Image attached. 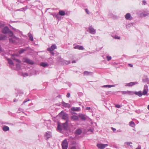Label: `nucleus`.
I'll return each mask as SVG.
<instances>
[{"instance_id":"1","label":"nucleus","mask_w":149,"mask_h":149,"mask_svg":"<svg viewBox=\"0 0 149 149\" xmlns=\"http://www.w3.org/2000/svg\"><path fill=\"white\" fill-rule=\"evenodd\" d=\"M68 144L66 139L64 140L62 142V146L63 149H67Z\"/></svg>"},{"instance_id":"2","label":"nucleus","mask_w":149,"mask_h":149,"mask_svg":"<svg viewBox=\"0 0 149 149\" xmlns=\"http://www.w3.org/2000/svg\"><path fill=\"white\" fill-rule=\"evenodd\" d=\"M148 86L146 85L144 86L142 94L143 95H148Z\"/></svg>"},{"instance_id":"3","label":"nucleus","mask_w":149,"mask_h":149,"mask_svg":"<svg viewBox=\"0 0 149 149\" xmlns=\"http://www.w3.org/2000/svg\"><path fill=\"white\" fill-rule=\"evenodd\" d=\"M119 92H120L122 94H128L129 95H133V91H119Z\"/></svg>"},{"instance_id":"4","label":"nucleus","mask_w":149,"mask_h":149,"mask_svg":"<svg viewBox=\"0 0 149 149\" xmlns=\"http://www.w3.org/2000/svg\"><path fill=\"white\" fill-rule=\"evenodd\" d=\"M97 147L101 149H104L105 147L108 146L107 144H103L101 143H99L97 144Z\"/></svg>"},{"instance_id":"5","label":"nucleus","mask_w":149,"mask_h":149,"mask_svg":"<svg viewBox=\"0 0 149 149\" xmlns=\"http://www.w3.org/2000/svg\"><path fill=\"white\" fill-rule=\"evenodd\" d=\"M56 48V45L55 44H54L52 45L50 47L47 48V50L48 51H52Z\"/></svg>"},{"instance_id":"6","label":"nucleus","mask_w":149,"mask_h":149,"mask_svg":"<svg viewBox=\"0 0 149 149\" xmlns=\"http://www.w3.org/2000/svg\"><path fill=\"white\" fill-rule=\"evenodd\" d=\"M10 31V29L9 28L7 27L6 26L4 27L3 29L2 30V32L4 34H6L8 33Z\"/></svg>"},{"instance_id":"7","label":"nucleus","mask_w":149,"mask_h":149,"mask_svg":"<svg viewBox=\"0 0 149 149\" xmlns=\"http://www.w3.org/2000/svg\"><path fill=\"white\" fill-rule=\"evenodd\" d=\"M89 33L92 34H94L96 33V30L92 26H90L88 28Z\"/></svg>"},{"instance_id":"8","label":"nucleus","mask_w":149,"mask_h":149,"mask_svg":"<svg viewBox=\"0 0 149 149\" xmlns=\"http://www.w3.org/2000/svg\"><path fill=\"white\" fill-rule=\"evenodd\" d=\"M82 132V130L81 129L79 128L77 129L74 132L75 137H76L77 135H79L81 134Z\"/></svg>"},{"instance_id":"9","label":"nucleus","mask_w":149,"mask_h":149,"mask_svg":"<svg viewBox=\"0 0 149 149\" xmlns=\"http://www.w3.org/2000/svg\"><path fill=\"white\" fill-rule=\"evenodd\" d=\"M138 82L137 81L134 82H130L129 83H127L125 85V86H132L138 84Z\"/></svg>"},{"instance_id":"10","label":"nucleus","mask_w":149,"mask_h":149,"mask_svg":"<svg viewBox=\"0 0 149 149\" xmlns=\"http://www.w3.org/2000/svg\"><path fill=\"white\" fill-rule=\"evenodd\" d=\"M79 116L82 120H85L86 119V116L83 114H79Z\"/></svg>"},{"instance_id":"11","label":"nucleus","mask_w":149,"mask_h":149,"mask_svg":"<svg viewBox=\"0 0 149 149\" xmlns=\"http://www.w3.org/2000/svg\"><path fill=\"white\" fill-rule=\"evenodd\" d=\"M52 136V133L50 132L47 131L46 132L45 136L48 139L50 138Z\"/></svg>"},{"instance_id":"12","label":"nucleus","mask_w":149,"mask_h":149,"mask_svg":"<svg viewBox=\"0 0 149 149\" xmlns=\"http://www.w3.org/2000/svg\"><path fill=\"white\" fill-rule=\"evenodd\" d=\"M61 104H62V105L65 107H68V108H70L71 107L70 105V104L66 103L64 101H62L61 102Z\"/></svg>"},{"instance_id":"13","label":"nucleus","mask_w":149,"mask_h":149,"mask_svg":"<svg viewBox=\"0 0 149 149\" xmlns=\"http://www.w3.org/2000/svg\"><path fill=\"white\" fill-rule=\"evenodd\" d=\"M125 18L127 20H131L132 17L131 16V14L130 13H127L125 15Z\"/></svg>"},{"instance_id":"14","label":"nucleus","mask_w":149,"mask_h":149,"mask_svg":"<svg viewBox=\"0 0 149 149\" xmlns=\"http://www.w3.org/2000/svg\"><path fill=\"white\" fill-rule=\"evenodd\" d=\"M62 118L63 119L66 120V121L68 122V115L67 113L64 114L62 116Z\"/></svg>"},{"instance_id":"15","label":"nucleus","mask_w":149,"mask_h":149,"mask_svg":"<svg viewBox=\"0 0 149 149\" xmlns=\"http://www.w3.org/2000/svg\"><path fill=\"white\" fill-rule=\"evenodd\" d=\"M68 122L67 121H66L65 123L62 124V126L63 130H65L67 129L68 127Z\"/></svg>"},{"instance_id":"16","label":"nucleus","mask_w":149,"mask_h":149,"mask_svg":"<svg viewBox=\"0 0 149 149\" xmlns=\"http://www.w3.org/2000/svg\"><path fill=\"white\" fill-rule=\"evenodd\" d=\"M133 94H135L136 95H138L139 97H141L143 95L142 92L141 91L138 92H133Z\"/></svg>"},{"instance_id":"17","label":"nucleus","mask_w":149,"mask_h":149,"mask_svg":"<svg viewBox=\"0 0 149 149\" xmlns=\"http://www.w3.org/2000/svg\"><path fill=\"white\" fill-rule=\"evenodd\" d=\"M74 49H77L79 50H83L84 48L82 46H80L79 45H77L74 47Z\"/></svg>"},{"instance_id":"18","label":"nucleus","mask_w":149,"mask_h":149,"mask_svg":"<svg viewBox=\"0 0 149 149\" xmlns=\"http://www.w3.org/2000/svg\"><path fill=\"white\" fill-rule=\"evenodd\" d=\"M71 109L72 111H80V108L79 107H73L71 108Z\"/></svg>"},{"instance_id":"19","label":"nucleus","mask_w":149,"mask_h":149,"mask_svg":"<svg viewBox=\"0 0 149 149\" xmlns=\"http://www.w3.org/2000/svg\"><path fill=\"white\" fill-rule=\"evenodd\" d=\"M25 61L26 63H28L29 64L33 65L34 64V62L33 61L29 59L26 58L25 59Z\"/></svg>"},{"instance_id":"20","label":"nucleus","mask_w":149,"mask_h":149,"mask_svg":"<svg viewBox=\"0 0 149 149\" xmlns=\"http://www.w3.org/2000/svg\"><path fill=\"white\" fill-rule=\"evenodd\" d=\"M93 74V73L92 72L85 71L84 72V75H92Z\"/></svg>"},{"instance_id":"21","label":"nucleus","mask_w":149,"mask_h":149,"mask_svg":"<svg viewBox=\"0 0 149 149\" xmlns=\"http://www.w3.org/2000/svg\"><path fill=\"white\" fill-rule=\"evenodd\" d=\"M2 129L4 131L6 132L9 130V128L7 126H4L2 128Z\"/></svg>"},{"instance_id":"22","label":"nucleus","mask_w":149,"mask_h":149,"mask_svg":"<svg viewBox=\"0 0 149 149\" xmlns=\"http://www.w3.org/2000/svg\"><path fill=\"white\" fill-rule=\"evenodd\" d=\"M143 82L147 83L148 84H149V79L148 78L146 77H145L143 78Z\"/></svg>"},{"instance_id":"23","label":"nucleus","mask_w":149,"mask_h":149,"mask_svg":"<svg viewBox=\"0 0 149 149\" xmlns=\"http://www.w3.org/2000/svg\"><path fill=\"white\" fill-rule=\"evenodd\" d=\"M57 129L58 131L61 132L63 130L62 126H61L59 124H58L57 126Z\"/></svg>"},{"instance_id":"24","label":"nucleus","mask_w":149,"mask_h":149,"mask_svg":"<svg viewBox=\"0 0 149 149\" xmlns=\"http://www.w3.org/2000/svg\"><path fill=\"white\" fill-rule=\"evenodd\" d=\"M6 36L3 35H0V40H5L6 39Z\"/></svg>"},{"instance_id":"25","label":"nucleus","mask_w":149,"mask_h":149,"mask_svg":"<svg viewBox=\"0 0 149 149\" xmlns=\"http://www.w3.org/2000/svg\"><path fill=\"white\" fill-rule=\"evenodd\" d=\"M11 58L13 60L16 61L18 63H20L21 62L19 60L16 58L14 57V56L13 55H12L11 56Z\"/></svg>"},{"instance_id":"26","label":"nucleus","mask_w":149,"mask_h":149,"mask_svg":"<svg viewBox=\"0 0 149 149\" xmlns=\"http://www.w3.org/2000/svg\"><path fill=\"white\" fill-rule=\"evenodd\" d=\"M28 35L29 39L31 41H33V38L32 35L30 33H28Z\"/></svg>"},{"instance_id":"27","label":"nucleus","mask_w":149,"mask_h":149,"mask_svg":"<svg viewBox=\"0 0 149 149\" xmlns=\"http://www.w3.org/2000/svg\"><path fill=\"white\" fill-rule=\"evenodd\" d=\"M40 65L43 67H46L48 65V64L45 62H42L40 63Z\"/></svg>"},{"instance_id":"28","label":"nucleus","mask_w":149,"mask_h":149,"mask_svg":"<svg viewBox=\"0 0 149 149\" xmlns=\"http://www.w3.org/2000/svg\"><path fill=\"white\" fill-rule=\"evenodd\" d=\"M71 118L74 120H78V117L77 116L73 115L71 116Z\"/></svg>"},{"instance_id":"29","label":"nucleus","mask_w":149,"mask_h":149,"mask_svg":"<svg viewBox=\"0 0 149 149\" xmlns=\"http://www.w3.org/2000/svg\"><path fill=\"white\" fill-rule=\"evenodd\" d=\"M131 144H132V143L131 142H126L125 143V144L127 146H129L131 148H132L133 147L132 146L130 145Z\"/></svg>"},{"instance_id":"30","label":"nucleus","mask_w":149,"mask_h":149,"mask_svg":"<svg viewBox=\"0 0 149 149\" xmlns=\"http://www.w3.org/2000/svg\"><path fill=\"white\" fill-rule=\"evenodd\" d=\"M59 14L61 16L64 15L65 14V12L62 10H60L59 12Z\"/></svg>"},{"instance_id":"31","label":"nucleus","mask_w":149,"mask_h":149,"mask_svg":"<svg viewBox=\"0 0 149 149\" xmlns=\"http://www.w3.org/2000/svg\"><path fill=\"white\" fill-rule=\"evenodd\" d=\"M114 86V85H105L103 86H102V87H104V88H111V87Z\"/></svg>"},{"instance_id":"32","label":"nucleus","mask_w":149,"mask_h":149,"mask_svg":"<svg viewBox=\"0 0 149 149\" xmlns=\"http://www.w3.org/2000/svg\"><path fill=\"white\" fill-rule=\"evenodd\" d=\"M63 65H67L70 63V61H69L64 60L63 61Z\"/></svg>"},{"instance_id":"33","label":"nucleus","mask_w":149,"mask_h":149,"mask_svg":"<svg viewBox=\"0 0 149 149\" xmlns=\"http://www.w3.org/2000/svg\"><path fill=\"white\" fill-rule=\"evenodd\" d=\"M142 14L144 16H149V13L146 12H143Z\"/></svg>"},{"instance_id":"34","label":"nucleus","mask_w":149,"mask_h":149,"mask_svg":"<svg viewBox=\"0 0 149 149\" xmlns=\"http://www.w3.org/2000/svg\"><path fill=\"white\" fill-rule=\"evenodd\" d=\"M7 61H8V63H9L11 65L13 64V63L11 59H8Z\"/></svg>"},{"instance_id":"35","label":"nucleus","mask_w":149,"mask_h":149,"mask_svg":"<svg viewBox=\"0 0 149 149\" xmlns=\"http://www.w3.org/2000/svg\"><path fill=\"white\" fill-rule=\"evenodd\" d=\"M130 126L133 127L135 125L133 121H131L130 122Z\"/></svg>"},{"instance_id":"36","label":"nucleus","mask_w":149,"mask_h":149,"mask_svg":"<svg viewBox=\"0 0 149 149\" xmlns=\"http://www.w3.org/2000/svg\"><path fill=\"white\" fill-rule=\"evenodd\" d=\"M22 75L24 77H25L29 76V74L26 72L23 73Z\"/></svg>"},{"instance_id":"37","label":"nucleus","mask_w":149,"mask_h":149,"mask_svg":"<svg viewBox=\"0 0 149 149\" xmlns=\"http://www.w3.org/2000/svg\"><path fill=\"white\" fill-rule=\"evenodd\" d=\"M8 33L9 35L10 36H12L13 35V32L10 31V30L9 31Z\"/></svg>"},{"instance_id":"38","label":"nucleus","mask_w":149,"mask_h":149,"mask_svg":"<svg viewBox=\"0 0 149 149\" xmlns=\"http://www.w3.org/2000/svg\"><path fill=\"white\" fill-rule=\"evenodd\" d=\"M25 51V49H21V50H19V52L20 54H21L22 53H23Z\"/></svg>"},{"instance_id":"39","label":"nucleus","mask_w":149,"mask_h":149,"mask_svg":"<svg viewBox=\"0 0 149 149\" xmlns=\"http://www.w3.org/2000/svg\"><path fill=\"white\" fill-rule=\"evenodd\" d=\"M107 60L109 61L111 60V57L110 56H107Z\"/></svg>"},{"instance_id":"40","label":"nucleus","mask_w":149,"mask_h":149,"mask_svg":"<svg viewBox=\"0 0 149 149\" xmlns=\"http://www.w3.org/2000/svg\"><path fill=\"white\" fill-rule=\"evenodd\" d=\"M114 38L116 39H120V37L119 36H116L115 37H113Z\"/></svg>"},{"instance_id":"41","label":"nucleus","mask_w":149,"mask_h":149,"mask_svg":"<svg viewBox=\"0 0 149 149\" xmlns=\"http://www.w3.org/2000/svg\"><path fill=\"white\" fill-rule=\"evenodd\" d=\"M70 94L69 93H68L66 95V97L68 98L69 97H70Z\"/></svg>"},{"instance_id":"42","label":"nucleus","mask_w":149,"mask_h":149,"mask_svg":"<svg viewBox=\"0 0 149 149\" xmlns=\"http://www.w3.org/2000/svg\"><path fill=\"white\" fill-rule=\"evenodd\" d=\"M85 10H86V13L87 14H89V13H90L89 12V10H88L87 9H86Z\"/></svg>"},{"instance_id":"43","label":"nucleus","mask_w":149,"mask_h":149,"mask_svg":"<svg viewBox=\"0 0 149 149\" xmlns=\"http://www.w3.org/2000/svg\"><path fill=\"white\" fill-rule=\"evenodd\" d=\"M30 100L29 99H26L23 102V103H25L27 101H29Z\"/></svg>"},{"instance_id":"44","label":"nucleus","mask_w":149,"mask_h":149,"mask_svg":"<svg viewBox=\"0 0 149 149\" xmlns=\"http://www.w3.org/2000/svg\"><path fill=\"white\" fill-rule=\"evenodd\" d=\"M136 149H141V146L140 145H139L138 147L136 148Z\"/></svg>"},{"instance_id":"45","label":"nucleus","mask_w":149,"mask_h":149,"mask_svg":"<svg viewBox=\"0 0 149 149\" xmlns=\"http://www.w3.org/2000/svg\"><path fill=\"white\" fill-rule=\"evenodd\" d=\"M120 105L119 104H116V107L117 108H119L120 107Z\"/></svg>"},{"instance_id":"46","label":"nucleus","mask_w":149,"mask_h":149,"mask_svg":"<svg viewBox=\"0 0 149 149\" xmlns=\"http://www.w3.org/2000/svg\"><path fill=\"white\" fill-rule=\"evenodd\" d=\"M21 110H22V109H21L19 108L18 110L17 111V112L18 113H20L21 112Z\"/></svg>"},{"instance_id":"47","label":"nucleus","mask_w":149,"mask_h":149,"mask_svg":"<svg viewBox=\"0 0 149 149\" xmlns=\"http://www.w3.org/2000/svg\"><path fill=\"white\" fill-rule=\"evenodd\" d=\"M70 149H76V148L75 146H73Z\"/></svg>"},{"instance_id":"48","label":"nucleus","mask_w":149,"mask_h":149,"mask_svg":"<svg viewBox=\"0 0 149 149\" xmlns=\"http://www.w3.org/2000/svg\"><path fill=\"white\" fill-rule=\"evenodd\" d=\"M52 15H53V16H56V17H57V16L58 15H56V14H51Z\"/></svg>"},{"instance_id":"49","label":"nucleus","mask_w":149,"mask_h":149,"mask_svg":"<svg viewBox=\"0 0 149 149\" xmlns=\"http://www.w3.org/2000/svg\"><path fill=\"white\" fill-rule=\"evenodd\" d=\"M91 109V108L90 107H87L86 108V109L87 110H90Z\"/></svg>"},{"instance_id":"50","label":"nucleus","mask_w":149,"mask_h":149,"mask_svg":"<svg viewBox=\"0 0 149 149\" xmlns=\"http://www.w3.org/2000/svg\"><path fill=\"white\" fill-rule=\"evenodd\" d=\"M2 52V50L1 49V47L0 45V53H1Z\"/></svg>"},{"instance_id":"51","label":"nucleus","mask_w":149,"mask_h":149,"mask_svg":"<svg viewBox=\"0 0 149 149\" xmlns=\"http://www.w3.org/2000/svg\"><path fill=\"white\" fill-rule=\"evenodd\" d=\"M50 53L52 54H53V55H54V53L52 51H49Z\"/></svg>"},{"instance_id":"52","label":"nucleus","mask_w":149,"mask_h":149,"mask_svg":"<svg viewBox=\"0 0 149 149\" xmlns=\"http://www.w3.org/2000/svg\"><path fill=\"white\" fill-rule=\"evenodd\" d=\"M143 3L145 5L146 4V1L145 0L143 1Z\"/></svg>"},{"instance_id":"53","label":"nucleus","mask_w":149,"mask_h":149,"mask_svg":"<svg viewBox=\"0 0 149 149\" xmlns=\"http://www.w3.org/2000/svg\"><path fill=\"white\" fill-rule=\"evenodd\" d=\"M111 129H112V130L113 131H116V129L114 128H113V127H111Z\"/></svg>"},{"instance_id":"54","label":"nucleus","mask_w":149,"mask_h":149,"mask_svg":"<svg viewBox=\"0 0 149 149\" xmlns=\"http://www.w3.org/2000/svg\"><path fill=\"white\" fill-rule=\"evenodd\" d=\"M129 66L131 67H133V65L131 64H128Z\"/></svg>"},{"instance_id":"55","label":"nucleus","mask_w":149,"mask_h":149,"mask_svg":"<svg viewBox=\"0 0 149 149\" xmlns=\"http://www.w3.org/2000/svg\"><path fill=\"white\" fill-rule=\"evenodd\" d=\"M49 38L50 39H51V40H53V37H51V36H50Z\"/></svg>"},{"instance_id":"56","label":"nucleus","mask_w":149,"mask_h":149,"mask_svg":"<svg viewBox=\"0 0 149 149\" xmlns=\"http://www.w3.org/2000/svg\"><path fill=\"white\" fill-rule=\"evenodd\" d=\"M17 100L16 99H14L13 101L14 102H17Z\"/></svg>"},{"instance_id":"57","label":"nucleus","mask_w":149,"mask_h":149,"mask_svg":"<svg viewBox=\"0 0 149 149\" xmlns=\"http://www.w3.org/2000/svg\"><path fill=\"white\" fill-rule=\"evenodd\" d=\"M9 40L10 41L13 42V40H12V39L11 38H9Z\"/></svg>"},{"instance_id":"58","label":"nucleus","mask_w":149,"mask_h":149,"mask_svg":"<svg viewBox=\"0 0 149 149\" xmlns=\"http://www.w3.org/2000/svg\"><path fill=\"white\" fill-rule=\"evenodd\" d=\"M88 131H91V132H93V131L91 129H90L89 130H88Z\"/></svg>"},{"instance_id":"59","label":"nucleus","mask_w":149,"mask_h":149,"mask_svg":"<svg viewBox=\"0 0 149 149\" xmlns=\"http://www.w3.org/2000/svg\"><path fill=\"white\" fill-rule=\"evenodd\" d=\"M75 62H76V61H73L72 62V63H75Z\"/></svg>"},{"instance_id":"60","label":"nucleus","mask_w":149,"mask_h":149,"mask_svg":"<svg viewBox=\"0 0 149 149\" xmlns=\"http://www.w3.org/2000/svg\"><path fill=\"white\" fill-rule=\"evenodd\" d=\"M23 94V92L22 91H21L20 93V94Z\"/></svg>"},{"instance_id":"61","label":"nucleus","mask_w":149,"mask_h":149,"mask_svg":"<svg viewBox=\"0 0 149 149\" xmlns=\"http://www.w3.org/2000/svg\"><path fill=\"white\" fill-rule=\"evenodd\" d=\"M16 66H17V67L18 66H20V65L19 64H17Z\"/></svg>"},{"instance_id":"62","label":"nucleus","mask_w":149,"mask_h":149,"mask_svg":"<svg viewBox=\"0 0 149 149\" xmlns=\"http://www.w3.org/2000/svg\"><path fill=\"white\" fill-rule=\"evenodd\" d=\"M148 109L149 110V104L148 106Z\"/></svg>"},{"instance_id":"63","label":"nucleus","mask_w":149,"mask_h":149,"mask_svg":"<svg viewBox=\"0 0 149 149\" xmlns=\"http://www.w3.org/2000/svg\"><path fill=\"white\" fill-rule=\"evenodd\" d=\"M72 114H76V113H74V112H72Z\"/></svg>"}]
</instances>
